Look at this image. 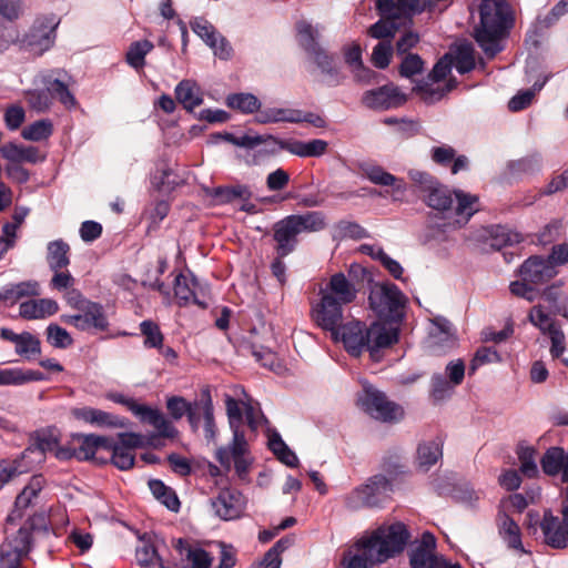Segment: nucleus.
Returning <instances> with one entry per match:
<instances>
[{"mask_svg": "<svg viewBox=\"0 0 568 568\" xmlns=\"http://www.w3.org/2000/svg\"><path fill=\"white\" fill-rule=\"evenodd\" d=\"M318 225L320 214L317 212L291 214L275 222L272 226L275 254L280 257L288 256L298 245V235L314 232Z\"/></svg>", "mask_w": 568, "mask_h": 568, "instance_id": "4", "label": "nucleus"}, {"mask_svg": "<svg viewBox=\"0 0 568 568\" xmlns=\"http://www.w3.org/2000/svg\"><path fill=\"white\" fill-rule=\"evenodd\" d=\"M47 262L53 272L67 268L70 264V245L61 239L49 242Z\"/></svg>", "mask_w": 568, "mask_h": 568, "instance_id": "30", "label": "nucleus"}, {"mask_svg": "<svg viewBox=\"0 0 568 568\" xmlns=\"http://www.w3.org/2000/svg\"><path fill=\"white\" fill-rule=\"evenodd\" d=\"M565 460V449L562 447L548 448L540 459L542 471L548 476L561 474Z\"/></svg>", "mask_w": 568, "mask_h": 568, "instance_id": "40", "label": "nucleus"}, {"mask_svg": "<svg viewBox=\"0 0 568 568\" xmlns=\"http://www.w3.org/2000/svg\"><path fill=\"white\" fill-rule=\"evenodd\" d=\"M368 304L377 317L387 323H400L404 318L406 297L390 282L375 284L368 295Z\"/></svg>", "mask_w": 568, "mask_h": 568, "instance_id": "6", "label": "nucleus"}, {"mask_svg": "<svg viewBox=\"0 0 568 568\" xmlns=\"http://www.w3.org/2000/svg\"><path fill=\"white\" fill-rule=\"evenodd\" d=\"M140 331L144 336L143 345L145 348H162L164 336L158 323L145 320L140 323Z\"/></svg>", "mask_w": 568, "mask_h": 568, "instance_id": "46", "label": "nucleus"}, {"mask_svg": "<svg viewBox=\"0 0 568 568\" xmlns=\"http://www.w3.org/2000/svg\"><path fill=\"white\" fill-rule=\"evenodd\" d=\"M541 297L548 303L551 313L564 317L568 316V297L562 292L561 281L547 286L542 291Z\"/></svg>", "mask_w": 568, "mask_h": 568, "instance_id": "29", "label": "nucleus"}, {"mask_svg": "<svg viewBox=\"0 0 568 568\" xmlns=\"http://www.w3.org/2000/svg\"><path fill=\"white\" fill-rule=\"evenodd\" d=\"M211 195L216 204H227L236 199L248 200L251 191L245 185H227L214 187Z\"/></svg>", "mask_w": 568, "mask_h": 568, "instance_id": "39", "label": "nucleus"}, {"mask_svg": "<svg viewBox=\"0 0 568 568\" xmlns=\"http://www.w3.org/2000/svg\"><path fill=\"white\" fill-rule=\"evenodd\" d=\"M47 529L44 515L31 516L16 535L7 537L0 548V568H20L22 558L32 549V532Z\"/></svg>", "mask_w": 568, "mask_h": 568, "instance_id": "5", "label": "nucleus"}, {"mask_svg": "<svg viewBox=\"0 0 568 568\" xmlns=\"http://www.w3.org/2000/svg\"><path fill=\"white\" fill-rule=\"evenodd\" d=\"M39 294V284L36 281L7 284L0 288V302L14 304L23 297L37 296Z\"/></svg>", "mask_w": 568, "mask_h": 568, "instance_id": "27", "label": "nucleus"}, {"mask_svg": "<svg viewBox=\"0 0 568 568\" xmlns=\"http://www.w3.org/2000/svg\"><path fill=\"white\" fill-rule=\"evenodd\" d=\"M43 483L44 479L41 475L33 476L31 478L29 484L17 496L14 501V508L7 517L8 524H11L17 519L22 518L23 510H26L29 506L32 505L33 499H36L39 493L42 490Z\"/></svg>", "mask_w": 568, "mask_h": 568, "instance_id": "22", "label": "nucleus"}, {"mask_svg": "<svg viewBox=\"0 0 568 568\" xmlns=\"http://www.w3.org/2000/svg\"><path fill=\"white\" fill-rule=\"evenodd\" d=\"M329 293L322 290V298L328 297L338 303L339 310L343 304L352 303L356 298L357 290L346 278L344 273L339 272L334 274L328 283Z\"/></svg>", "mask_w": 568, "mask_h": 568, "instance_id": "23", "label": "nucleus"}, {"mask_svg": "<svg viewBox=\"0 0 568 568\" xmlns=\"http://www.w3.org/2000/svg\"><path fill=\"white\" fill-rule=\"evenodd\" d=\"M174 93L178 102L189 112H192L203 103L201 89L193 80H182L179 82Z\"/></svg>", "mask_w": 568, "mask_h": 568, "instance_id": "26", "label": "nucleus"}, {"mask_svg": "<svg viewBox=\"0 0 568 568\" xmlns=\"http://www.w3.org/2000/svg\"><path fill=\"white\" fill-rule=\"evenodd\" d=\"M197 287L199 282L193 273L190 272L189 276L180 273L174 281V295L179 306H186L193 303L205 308L207 304L200 298Z\"/></svg>", "mask_w": 568, "mask_h": 568, "instance_id": "20", "label": "nucleus"}, {"mask_svg": "<svg viewBox=\"0 0 568 568\" xmlns=\"http://www.w3.org/2000/svg\"><path fill=\"white\" fill-rule=\"evenodd\" d=\"M61 321L81 332L97 334L109 329V320L104 306L92 301H81L74 314H63Z\"/></svg>", "mask_w": 568, "mask_h": 568, "instance_id": "8", "label": "nucleus"}, {"mask_svg": "<svg viewBox=\"0 0 568 568\" xmlns=\"http://www.w3.org/2000/svg\"><path fill=\"white\" fill-rule=\"evenodd\" d=\"M362 101L369 109L384 111L404 105L407 101V97L398 87L388 83L377 89L366 91Z\"/></svg>", "mask_w": 568, "mask_h": 568, "instance_id": "11", "label": "nucleus"}, {"mask_svg": "<svg viewBox=\"0 0 568 568\" xmlns=\"http://www.w3.org/2000/svg\"><path fill=\"white\" fill-rule=\"evenodd\" d=\"M215 139H222L226 142L232 143L233 145L245 148V149H254L263 143L266 144V149L270 148V141L268 138L264 139L261 135H250V134H243L241 136H236L232 133H217L213 135Z\"/></svg>", "mask_w": 568, "mask_h": 568, "instance_id": "47", "label": "nucleus"}, {"mask_svg": "<svg viewBox=\"0 0 568 568\" xmlns=\"http://www.w3.org/2000/svg\"><path fill=\"white\" fill-rule=\"evenodd\" d=\"M519 276L531 284H542L558 274L549 260L539 255L529 256L519 267Z\"/></svg>", "mask_w": 568, "mask_h": 568, "instance_id": "14", "label": "nucleus"}, {"mask_svg": "<svg viewBox=\"0 0 568 568\" xmlns=\"http://www.w3.org/2000/svg\"><path fill=\"white\" fill-rule=\"evenodd\" d=\"M252 354L256 362H258L263 367L268 368L270 371L277 374L282 372L283 365L277 355L271 349L264 347H253Z\"/></svg>", "mask_w": 568, "mask_h": 568, "instance_id": "57", "label": "nucleus"}, {"mask_svg": "<svg viewBox=\"0 0 568 568\" xmlns=\"http://www.w3.org/2000/svg\"><path fill=\"white\" fill-rule=\"evenodd\" d=\"M270 148L265 151L272 153L277 151H287L291 154L298 156H318L320 155V139H315L311 142H302L294 139H278L268 136Z\"/></svg>", "mask_w": 568, "mask_h": 568, "instance_id": "21", "label": "nucleus"}, {"mask_svg": "<svg viewBox=\"0 0 568 568\" xmlns=\"http://www.w3.org/2000/svg\"><path fill=\"white\" fill-rule=\"evenodd\" d=\"M410 538L407 526L402 521L379 526L369 537L355 544L356 554H344V568H373L399 555Z\"/></svg>", "mask_w": 568, "mask_h": 568, "instance_id": "1", "label": "nucleus"}, {"mask_svg": "<svg viewBox=\"0 0 568 568\" xmlns=\"http://www.w3.org/2000/svg\"><path fill=\"white\" fill-rule=\"evenodd\" d=\"M430 385V397L434 403L449 398L454 389V385L442 374L433 375Z\"/></svg>", "mask_w": 568, "mask_h": 568, "instance_id": "54", "label": "nucleus"}, {"mask_svg": "<svg viewBox=\"0 0 568 568\" xmlns=\"http://www.w3.org/2000/svg\"><path fill=\"white\" fill-rule=\"evenodd\" d=\"M58 26L59 20L54 14L37 18L22 39L23 47L37 54L45 52L54 43Z\"/></svg>", "mask_w": 568, "mask_h": 568, "instance_id": "10", "label": "nucleus"}, {"mask_svg": "<svg viewBox=\"0 0 568 568\" xmlns=\"http://www.w3.org/2000/svg\"><path fill=\"white\" fill-rule=\"evenodd\" d=\"M322 329L331 333L335 343H343L352 356H359L366 346L367 326L356 320L343 322V310L338 303L328 297L322 298Z\"/></svg>", "mask_w": 568, "mask_h": 568, "instance_id": "3", "label": "nucleus"}, {"mask_svg": "<svg viewBox=\"0 0 568 568\" xmlns=\"http://www.w3.org/2000/svg\"><path fill=\"white\" fill-rule=\"evenodd\" d=\"M443 456V444L439 440L425 442L417 447V465L424 471L429 470Z\"/></svg>", "mask_w": 568, "mask_h": 568, "instance_id": "34", "label": "nucleus"}, {"mask_svg": "<svg viewBox=\"0 0 568 568\" xmlns=\"http://www.w3.org/2000/svg\"><path fill=\"white\" fill-rule=\"evenodd\" d=\"M541 162L537 153L511 160L507 163V172L510 178L520 180L540 171Z\"/></svg>", "mask_w": 568, "mask_h": 568, "instance_id": "31", "label": "nucleus"}, {"mask_svg": "<svg viewBox=\"0 0 568 568\" xmlns=\"http://www.w3.org/2000/svg\"><path fill=\"white\" fill-rule=\"evenodd\" d=\"M392 481L384 475H374L367 483L355 488L351 500L354 507L379 508L390 498Z\"/></svg>", "mask_w": 568, "mask_h": 568, "instance_id": "9", "label": "nucleus"}, {"mask_svg": "<svg viewBox=\"0 0 568 568\" xmlns=\"http://www.w3.org/2000/svg\"><path fill=\"white\" fill-rule=\"evenodd\" d=\"M453 191L448 186L438 182L428 194L424 195V202L427 206L439 212H449L453 209Z\"/></svg>", "mask_w": 568, "mask_h": 568, "instance_id": "35", "label": "nucleus"}, {"mask_svg": "<svg viewBox=\"0 0 568 568\" xmlns=\"http://www.w3.org/2000/svg\"><path fill=\"white\" fill-rule=\"evenodd\" d=\"M479 24L474 29V39L488 59L504 50L503 38L514 27V17L506 0H481Z\"/></svg>", "mask_w": 568, "mask_h": 568, "instance_id": "2", "label": "nucleus"}, {"mask_svg": "<svg viewBox=\"0 0 568 568\" xmlns=\"http://www.w3.org/2000/svg\"><path fill=\"white\" fill-rule=\"evenodd\" d=\"M47 341L55 348H68L73 344V338L67 329L58 324H50L47 327Z\"/></svg>", "mask_w": 568, "mask_h": 568, "instance_id": "56", "label": "nucleus"}, {"mask_svg": "<svg viewBox=\"0 0 568 568\" xmlns=\"http://www.w3.org/2000/svg\"><path fill=\"white\" fill-rule=\"evenodd\" d=\"M36 447L42 454H53L60 438L55 428L41 429L36 432Z\"/></svg>", "mask_w": 568, "mask_h": 568, "instance_id": "52", "label": "nucleus"}, {"mask_svg": "<svg viewBox=\"0 0 568 568\" xmlns=\"http://www.w3.org/2000/svg\"><path fill=\"white\" fill-rule=\"evenodd\" d=\"M366 346L372 357L383 348L393 346L398 342L399 329L397 327H387L384 323L374 322L367 327Z\"/></svg>", "mask_w": 568, "mask_h": 568, "instance_id": "16", "label": "nucleus"}, {"mask_svg": "<svg viewBox=\"0 0 568 568\" xmlns=\"http://www.w3.org/2000/svg\"><path fill=\"white\" fill-rule=\"evenodd\" d=\"M203 419H204V432H205V438L207 440H213L215 438L216 434V426L214 422V414H213V403L211 398L210 390L203 389Z\"/></svg>", "mask_w": 568, "mask_h": 568, "instance_id": "55", "label": "nucleus"}, {"mask_svg": "<svg viewBox=\"0 0 568 568\" xmlns=\"http://www.w3.org/2000/svg\"><path fill=\"white\" fill-rule=\"evenodd\" d=\"M318 32L311 23L298 21L296 23V39L298 45L306 54L310 68L320 67V44L317 41Z\"/></svg>", "mask_w": 568, "mask_h": 568, "instance_id": "19", "label": "nucleus"}, {"mask_svg": "<svg viewBox=\"0 0 568 568\" xmlns=\"http://www.w3.org/2000/svg\"><path fill=\"white\" fill-rule=\"evenodd\" d=\"M267 447L282 464L288 467L298 465L296 454L287 446L277 430L270 432Z\"/></svg>", "mask_w": 568, "mask_h": 568, "instance_id": "33", "label": "nucleus"}, {"mask_svg": "<svg viewBox=\"0 0 568 568\" xmlns=\"http://www.w3.org/2000/svg\"><path fill=\"white\" fill-rule=\"evenodd\" d=\"M397 31V26L394 22V20L388 21L387 19H379L374 24H372L367 31L368 36L378 39L381 41L383 40H390L394 38L395 33Z\"/></svg>", "mask_w": 568, "mask_h": 568, "instance_id": "58", "label": "nucleus"}, {"mask_svg": "<svg viewBox=\"0 0 568 568\" xmlns=\"http://www.w3.org/2000/svg\"><path fill=\"white\" fill-rule=\"evenodd\" d=\"M69 78L64 70H52L50 73L42 75V83L51 93V99H58L59 102L71 110L77 106L78 102L74 94L69 90L68 83L64 81Z\"/></svg>", "mask_w": 568, "mask_h": 568, "instance_id": "17", "label": "nucleus"}, {"mask_svg": "<svg viewBox=\"0 0 568 568\" xmlns=\"http://www.w3.org/2000/svg\"><path fill=\"white\" fill-rule=\"evenodd\" d=\"M536 453V449L530 446H521L517 452L518 459L520 462L519 470L524 476L528 478H534L538 475V467L535 460Z\"/></svg>", "mask_w": 568, "mask_h": 568, "instance_id": "49", "label": "nucleus"}, {"mask_svg": "<svg viewBox=\"0 0 568 568\" xmlns=\"http://www.w3.org/2000/svg\"><path fill=\"white\" fill-rule=\"evenodd\" d=\"M547 333L551 341L550 355L552 358H559L566 349L565 334L556 323H549L547 326Z\"/></svg>", "mask_w": 568, "mask_h": 568, "instance_id": "63", "label": "nucleus"}, {"mask_svg": "<svg viewBox=\"0 0 568 568\" xmlns=\"http://www.w3.org/2000/svg\"><path fill=\"white\" fill-rule=\"evenodd\" d=\"M500 534L509 548L525 551L518 524L506 513L501 516Z\"/></svg>", "mask_w": 568, "mask_h": 568, "instance_id": "38", "label": "nucleus"}, {"mask_svg": "<svg viewBox=\"0 0 568 568\" xmlns=\"http://www.w3.org/2000/svg\"><path fill=\"white\" fill-rule=\"evenodd\" d=\"M409 178L423 196L428 194L439 182L438 179L430 173L418 170L409 171Z\"/></svg>", "mask_w": 568, "mask_h": 568, "instance_id": "62", "label": "nucleus"}, {"mask_svg": "<svg viewBox=\"0 0 568 568\" xmlns=\"http://www.w3.org/2000/svg\"><path fill=\"white\" fill-rule=\"evenodd\" d=\"M501 361L503 358L495 347L480 346L470 361L469 374H474L483 365L500 363Z\"/></svg>", "mask_w": 568, "mask_h": 568, "instance_id": "48", "label": "nucleus"}, {"mask_svg": "<svg viewBox=\"0 0 568 568\" xmlns=\"http://www.w3.org/2000/svg\"><path fill=\"white\" fill-rule=\"evenodd\" d=\"M356 402L363 412L382 423L396 424L405 416V410L399 404L390 400L384 392L368 383L363 385Z\"/></svg>", "mask_w": 568, "mask_h": 568, "instance_id": "7", "label": "nucleus"}, {"mask_svg": "<svg viewBox=\"0 0 568 568\" xmlns=\"http://www.w3.org/2000/svg\"><path fill=\"white\" fill-rule=\"evenodd\" d=\"M226 104L229 108L239 110L243 113H254L260 111L261 102L252 93H232L226 98Z\"/></svg>", "mask_w": 568, "mask_h": 568, "instance_id": "41", "label": "nucleus"}, {"mask_svg": "<svg viewBox=\"0 0 568 568\" xmlns=\"http://www.w3.org/2000/svg\"><path fill=\"white\" fill-rule=\"evenodd\" d=\"M453 193L457 202L454 209V215L457 217L456 221L466 224L478 211L479 197L463 190H454Z\"/></svg>", "mask_w": 568, "mask_h": 568, "instance_id": "32", "label": "nucleus"}, {"mask_svg": "<svg viewBox=\"0 0 568 568\" xmlns=\"http://www.w3.org/2000/svg\"><path fill=\"white\" fill-rule=\"evenodd\" d=\"M73 416L99 428H125L128 419L102 409L84 406L73 409Z\"/></svg>", "mask_w": 568, "mask_h": 568, "instance_id": "18", "label": "nucleus"}, {"mask_svg": "<svg viewBox=\"0 0 568 568\" xmlns=\"http://www.w3.org/2000/svg\"><path fill=\"white\" fill-rule=\"evenodd\" d=\"M80 445L77 449L78 460H90L94 459L98 449H105L110 445L109 436H101L95 434H78L75 435Z\"/></svg>", "mask_w": 568, "mask_h": 568, "instance_id": "25", "label": "nucleus"}, {"mask_svg": "<svg viewBox=\"0 0 568 568\" xmlns=\"http://www.w3.org/2000/svg\"><path fill=\"white\" fill-rule=\"evenodd\" d=\"M27 98L29 105L38 112H44L49 110L52 104L51 93L48 92L47 88L40 90H31L28 92Z\"/></svg>", "mask_w": 568, "mask_h": 568, "instance_id": "64", "label": "nucleus"}, {"mask_svg": "<svg viewBox=\"0 0 568 568\" xmlns=\"http://www.w3.org/2000/svg\"><path fill=\"white\" fill-rule=\"evenodd\" d=\"M540 529L544 535V542L550 548L565 549L568 547V528L550 509L545 510Z\"/></svg>", "mask_w": 568, "mask_h": 568, "instance_id": "15", "label": "nucleus"}, {"mask_svg": "<svg viewBox=\"0 0 568 568\" xmlns=\"http://www.w3.org/2000/svg\"><path fill=\"white\" fill-rule=\"evenodd\" d=\"M53 133V124L49 119L38 120L23 128L21 135L24 140L39 142L47 140Z\"/></svg>", "mask_w": 568, "mask_h": 568, "instance_id": "43", "label": "nucleus"}, {"mask_svg": "<svg viewBox=\"0 0 568 568\" xmlns=\"http://www.w3.org/2000/svg\"><path fill=\"white\" fill-rule=\"evenodd\" d=\"M0 153L10 163L18 164H21L22 162L36 164L44 159L43 156H40V152L37 146H24L14 142H9L0 146Z\"/></svg>", "mask_w": 568, "mask_h": 568, "instance_id": "24", "label": "nucleus"}, {"mask_svg": "<svg viewBox=\"0 0 568 568\" xmlns=\"http://www.w3.org/2000/svg\"><path fill=\"white\" fill-rule=\"evenodd\" d=\"M490 237V246L496 250L513 246L514 244L521 242V236L519 233L513 232L501 225H496L491 227Z\"/></svg>", "mask_w": 568, "mask_h": 568, "instance_id": "44", "label": "nucleus"}, {"mask_svg": "<svg viewBox=\"0 0 568 568\" xmlns=\"http://www.w3.org/2000/svg\"><path fill=\"white\" fill-rule=\"evenodd\" d=\"M412 568H443L444 559L424 550H413L410 555Z\"/></svg>", "mask_w": 568, "mask_h": 568, "instance_id": "59", "label": "nucleus"}, {"mask_svg": "<svg viewBox=\"0 0 568 568\" xmlns=\"http://www.w3.org/2000/svg\"><path fill=\"white\" fill-rule=\"evenodd\" d=\"M393 53L394 48L390 40L379 41L373 49L372 63L377 69L384 70L389 65Z\"/></svg>", "mask_w": 568, "mask_h": 568, "instance_id": "53", "label": "nucleus"}, {"mask_svg": "<svg viewBox=\"0 0 568 568\" xmlns=\"http://www.w3.org/2000/svg\"><path fill=\"white\" fill-rule=\"evenodd\" d=\"M152 495L171 511H179L180 500L175 491L160 479L149 480Z\"/></svg>", "mask_w": 568, "mask_h": 568, "instance_id": "36", "label": "nucleus"}, {"mask_svg": "<svg viewBox=\"0 0 568 568\" xmlns=\"http://www.w3.org/2000/svg\"><path fill=\"white\" fill-rule=\"evenodd\" d=\"M454 64V57L452 53H445L442 58L437 60L434 64L432 71L428 73L427 78L432 82H439L446 79V77L450 73Z\"/></svg>", "mask_w": 568, "mask_h": 568, "instance_id": "60", "label": "nucleus"}, {"mask_svg": "<svg viewBox=\"0 0 568 568\" xmlns=\"http://www.w3.org/2000/svg\"><path fill=\"white\" fill-rule=\"evenodd\" d=\"M256 119L263 124L278 122H308L318 126L320 122V115L290 108H266L258 111Z\"/></svg>", "mask_w": 568, "mask_h": 568, "instance_id": "13", "label": "nucleus"}, {"mask_svg": "<svg viewBox=\"0 0 568 568\" xmlns=\"http://www.w3.org/2000/svg\"><path fill=\"white\" fill-rule=\"evenodd\" d=\"M185 558L190 562V568H210L212 558L203 548L193 547L186 542Z\"/></svg>", "mask_w": 568, "mask_h": 568, "instance_id": "61", "label": "nucleus"}, {"mask_svg": "<svg viewBox=\"0 0 568 568\" xmlns=\"http://www.w3.org/2000/svg\"><path fill=\"white\" fill-rule=\"evenodd\" d=\"M44 379V374L40 371L24 369L21 367L0 369V386L23 385L30 382Z\"/></svg>", "mask_w": 568, "mask_h": 568, "instance_id": "28", "label": "nucleus"}, {"mask_svg": "<svg viewBox=\"0 0 568 568\" xmlns=\"http://www.w3.org/2000/svg\"><path fill=\"white\" fill-rule=\"evenodd\" d=\"M154 49V44L149 40L134 41L129 45L125 53V62L135 70H141L145 65V57Z\"/></svg>", "mask_w": 568, "mask_h": 568, "instance_id": "37", "label": "nucleus"}, {"mask_svg": "<svg viewBox=\"0 0 568 568\" xmlns=\"http://www.w3.org/2000/svg\"><path fill=\"white\" fill-rule=\"evenodd\" d=\"M16 344V353L27 359L34 358L41 353V343L29 332H22Z\"/></svg>", "mask_w": 568, "mask_h": 568, "instance_id": "45", "label": "nucleus"}, {"mask_svg": "<svg viewBox=\"0 0 568 568\" xmlns=\"http://www.w3.org/2000/svg\"><path fill=\"white\" fill-rule=\"evenodd\" d=\"M106 450L111 453L112 464L120 470H128L133 467L134 453L115 446L114 438L110 437V445Z\"/></svg>", "mask_w": 568, "mask_h": 568, "instance_id": "50", "label": "nucleus"}, {"mask_svg": "<svg viewBox=\"0 0 568 568\" xmlns=\"http://www.w3.org/2000/svg\"><path fill=\"white\" fill-rule=\"evenodd\" d=\"M425 62L417 53H407L403 55V60L398 67V72L402 78L413 79L415 75L424 71Z\"/></svg>", "mask_w": 568, "mask_h": 568, "instance_id": "51", "label": "nucleus"}, {"mask_svg": "<svg viewBox=\"0 0 568 568\" xmlns=\"http://www.w3.org/2000/svg\"><path fill=\"white\" fill-rule=\"evenodd\" d=\"M454 57L453 67L459 74L471 72L476 67L474 48L470 43H464L457 47Z\"/></svg>", "mask_w": 568, "mask_h": 568, "instance_id": "42", "label": "nucleus"}, {"mask_svg": "<svg viewBox=\"0 0 568 568\" xmlns=\"http://www.w3.org/2000/svg\"><path fill=\"white\" fill-rule=\"evenodd\" d=\"M215 515L222 520H234L241 517L245 509V499L236 489H222L211 500Z\"/></svg>", "mask_w": 568, "mask_h": 568, "instance_id": "12", "label": "nucleus"}]
</instances>
